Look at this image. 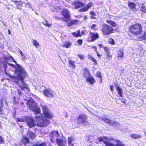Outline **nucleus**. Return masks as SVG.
<instances>
[{"instance_id": "30", "label": "nucleus", "mask_w": 146, "mask_h": 146, "mask_svg": "<svg viewBox=\"0 0 146 146\" xmlns=\"http://www.w3.org/2000/svg\"><path fill=\"white\" fill-rule=\"evenodd\" d=\"M75 140V138L72 136L69 137L68 138V143H72V141Z\"/></svg>"}, {"instance_id": "60", "label": "nucleus", "mask_w": 146, "mask_h": 146, "mask_svg": "<svg viewBox=\"0 0 146 146\" xmlns=\"http://www.w3.org/2000/svg\"><path fill=\"white\" fill-rule=\"evenodd\" d=\"M20 54H21V55L23 54V52H22V51H21V50H20Z\"/></svg>"}, {"instance_id": "31", "label": "nucleus", "mask_w": 146, "mask_h": 146, "mask_svg": "<svg viewBox=\"0 0 146 146\" xmlns=\"http://www.w3.org/2000/svg\"><path fill=\"white\" fill-rule=\"evenodd\" d=\"M106 21L107 23L111 25L113 27H115L116 26L115 23L112 21L111 20H107Z\"/></svg>"}, {"instance_id": "14", "label": "nucleus", "mask_w": 146, "mask_h": 146, "mask_svg": "<svg viewBox=\"0 0 146 146\" xmlns=\"http://www.w3.org/2000/svg\"><path fill=\"white\" fill-rule=\"evenodd\" d=\"M92 4L91 3H88L86 6H85L83 8L80 9L79 11L82 12L87 11L90 7H91Z\"/></svg>"}, {"instance_id": "41", "label": "nucleus", "mask_w": 146, "mask_h": 146, "mask_svg": "<svg viewBox=\"0 0 146 146\" xmlns=\"http://www.w3.org/2000/svg\"><path fill=\"white\" fill-rule=\"evenodd\" d=\"M78 56L81 60H83L84 59V56L83 55H81V54H78Z\"/></svg>"}, {"instance_id": "47", "label": "nucleus", "mask_w": 146, "mask_h": 146, "mask_svg": "<svg viewBox=\"0 0 146 146\" xmlns=\"http://www.w3.org/2000/svg\"><path fill=\"white\" fill-rule=\"evenodd\" d=\"M89 137H90L88 135L86 136V137H85V138L87 140V141L89 142V141L90 139V138H89Z\"/></svg>"}, {"instance_id": "32", "label": "nucleus", "mask_w": 146, "mask_h": 146, "mask_svg": "<svg viewBox=\"0 0 146 146\" xmlns=\"http://www.w3.org/2000/svg\"><path fill=\"white\" fill-rule=\"evenodd\" d=\"M139 40H145L146 39V33H145L144 35L143 36H141V37H139Z\"/></svg>"}, {"instance_id": "54", "label": "nucleus", "mask_w": 146, "mask_h": 146, "mask_svg": "<svg viewBox=\"0 0 146 146\" xmlns=\"http://www.w3.org/2000/svg\"><path fill=\"white\" fill-rule=\"evenodd\" d=\"M93 57L91 55H89L88 56V58L90 60H91L92 58H93Z\"/></svg>"}, {"instance_id": "58", "label": "nucleus", "mask_w": 146, "mask_h": 146, "mask_svg": "<svg viewBox=\"0 0 146 146\" xmlns=\"http://www.w3.org/2000/svg\"><path fill=\"white\" fill-rule=\"evenodd\" d=\"M96 52V53H97V56H98V57H100V56H101V55H100V54H99L98 53V52Z\"/></svg>"}, {"instance_id": "3", "label": "nucleus", "mask_w": 146, "mask_h": 146, "mask_svg": "<svg viewBox=\"0 0 146 146\" xmlns=\"http://www.w3.org/2000/svg\"><path fill=\"white\" fill-rule=\"evenodd\" d=\"M50 139L52 142L56 141L59 146H67L66 139L65 137L62 136V139H59L60 135L57 131H52L50 134Z\"/></svg>"}, {"instance_id": "24", "label": "nucleus", "mask_w": 146, "mask_h": 146, "mask_svg": "<svg viewBox=\"0 0 146 146\" xmlns=\"http://www.w3.org/2000/svg\"><path fill=\"white\" fill-rule=\"evenodd\" d=\"M131 137L134 139H139L141 137V135L137 134H132L131 135Z\"/></svg>"}, {"instance_id": "26", "label": "nucleus", "mask_w": 146, "mask_h": 146, "mask_svg": "<svg viewBox=\"0 0 146 146\" xmlns=\"http://www.w3.org/2000/svg\"><path fill=\"white\" fill-rule=\"evenodd\" d=\"M75 62L72 60L69 61V64L70 67H72L74 70L75 69L76 66L74 63Z\"/></svg>"}, {"instance_id": "16", "label": "nucleus", "mask_w": 146, "mask_h": 146, "mask_svg": "<svg viewBox=\"0 0 146 146\" xmlns=\"http://www.w3.org/2000/svg\"><path fill=\"white\" fill-rule=\"evenodd\" d=\"M62 15L66 18H68L69 17V14L68 10L66 9H64L62 12Z\"/></svg>"}, {"instance_id": "56", "label": "nucleus", "mask_w": 146, "mask_h": 146, "mask_svg": "<svg viewBox=\"0 0 146 146\" xmlns=\"http://www.w3.org/2000/svg\"><path fill=\"white\" fill-rule=\"evenodd\" d=\"M55 18L56 19H57V20H60L61 19V18H60L58 17H55Z\"/></svg>"}, {"instance_id": "22", "label": "nucleus", "mask_w": 146, "mask_h": 146, "mask_svg": "<svg viewBox=\"0 0 146 146\" xmlns=\"http://www.w3.org/2000/svg\"><path fill=\"white\" fill-rule=\"evenodd\" d=\"M80 31L78 30L76 32L72 33L71 34L74 37H81V35L80 34Z\"/></svg>"}, {"instance_id": "17", "label": "nucleus", "mask_w": 146, "mask_h": 146, "mask_svg": "<svg viewBox=\"0 0 146 146\" xmlns=\"http://www.w3.org/2000/svg\"><path fill=\"white\" fill-rule=\"evenodd\" d=\"M30 142L29 138L25 136L23 137V139L21 141V143H23L25 145L29 143Z\"/></svg>"}, {"instance_id": "13", "label": "nucleus", "mask_w": 146, "mask_h": 146, "mask_svg": "<svg viewBox=\"0 0 146 146\" xmlns=\"http://www.w3.org/2000/svg\"><path fill=\"white\" fill-rule=\"evenodd\" d=\"M83 73V77L86 79L91 76L89 70L87 68H86L84 70Z\"/></svg>"}, {"instance_id": "25", "label": "nucleus", "mask_w": 146, "mask_h": 146, "mask_svg": "<svg viewBox=\"0 0 146 146\" xmlns=\"http://www.w3.org/2000/svg\"><path fill=\"white\" fill-rule=\"evenodd\" d=\"M118 58H123V51L121 50L119 51L118 53Z\"/></svg>"}, {"instance_id": "48", "label": "nucleus", "mask_w": 146, "mask_h": 146, "mask_svg": "<svg viewBox=\"0 0 146 146\" xmlns=\"http://www.w3.org/2000/svg\"><path fill=\"white\" fill-rule=\"evenodd\" d=\"M91 48H92L94 49L95 51L96 52H97V48H96V46H91Z\"/></svg>"}, {"instance_id": "20", "label": "nucleus", "mask_w": 146, "mask_h": 146, "mask_svg": "<svg viewBox=\"0 0 146 146\" xmlns=\"http://www.w3.org/2000/svg\"><path fill=\"white\" fill-rule=\"evenodd\" d=\"M116 143L115 146H125V145L122 142L116 139L114 140Z\"/></svg>"}, {"instance_id": "18", "label": "nucleus", "mask_w": 146, "mask_h": 146, "mask_svg": "<svg viewBox=\"0 0 146 146\" xmlns=\"http://www.w3.org/2000/svg\"><path fill=\"white\" fill-rule=\"evenodd\" d=\"M86 80L88 81L91 84H92L94 82L95 80L92 76H90L89 77L86 78Z\"/></svg>"}, {"instance_id": "57", "label": "nucleus", "mask_w": 146, "mask_h": 146, "mask_svg": "<svg viewBox=\"0 0 146 146\" xmlns=\"http://www.w3.org/2000/svg\"><path fill=\"white\" fill-rule=\"evenodd\" d=\"M11 60H13V61L14 62H15V63H16H16H17V62H16V61L14 60V59H13V57H11Z\"/></svg>"}, {"instance_id": "36", "label": "nucleus", "mask_w": 146, "mask_h": 146, "mask_svg": "<svg viewBox=\"0 0 146 146\" xmlns=\"http://www.w3.org/2000/svg\"><path fill=\"white\" fill-rule=\"evenodd\" d=\"M96 76L99 78H100L101 80H102L101 75V73L99 71H97L96 74Z\"/></svg>"}, {"instance_id": "29", "label": "nucleus", "mask_w": 146, "mask_h": 146, "mask_svg": "<svg viewBox=\"0 0 146 146\" xmlns=\"http://www.w3.org/2000/svg\"><path fill=\"white\" fill-rule=\"evenodd\" d=\"M42 23L44 25L49 27H50L51 25V24L49 23L48 21L46 20H44V21H43Z\"/></svg>"}, {"instance_id": "4", "label": "nucleus", "mask_w": 146, "mask_h": 146, "mask_svg": "<svg viewBox=\"0 0 146 146\" xmlns=\"http://www.w3.org/2000/svg\"><path fill=\"white\" fill-rule=\"evenodd\" d=\"M36 103L32 99H30L27 102V105L30 110L35 112L36 114L40 113V109L37 107Z\"/></svg>"}, {"instance_id": "10", "label": "nucleus", "mask_w": 146, "mask_h": 146, "mask_svg": "<svg viewBox=\"0 0 146 146\" xmlns=\"http://www.w3.org/2000/svg\"><path fill=\"white\" fill-rule=\"evenodd\" d=\"M44 95L49 98H52L54 97L56 94L54 92L50 89H44L43 91Z\"/></svg>"}, {"instance_id": "43", "label": "nucleus", "mask_w": 146, "mask_h": 146, "mask_svg": "<svg viewBox=\"0 0 146 146\" xmlns=\"http://www.w3.org/2000/svg\"><path fill=\"white\" fill-rule=\"evenodd\" d=\"M4 142V141L3 140V138L0 136V143H2Z\"/></svg>"}, {"instance_id": "51", "label": "nucleus", "mask_w": 146, "mask_h": 146, "mask_svg": "<svg viewBox=\"0 0 146 146\" xmlns=\"http://www.w3.org/2000/svg\"><path fill=\"white\" fill-rule=\"evenodd\" d=\"M18 93H19V95L20 96H21V95H22V93L21 92V91L19 90H18Z\"/></svg>"}, {"instance_id": "27", "label": "nucleus", "mask_w": 146, "mask_h": 146, "mask_svg": "<svg viewBox=\"0 0 146 146\" xmlns=\"http://www.w3.org/2000/svg\"><path fill=\"white\" fill-rule=\"evenodd\" d=\"M33 45L35 46V47H36V48H37L40 46L36 40L33 39Z\"/></svg>"}, {"instance_id": "38", "label": "nucleus", "mask_w": 146, "mask_h": 146, "mask_svg": "<svg viewBox=\"0 0 146 146\" xmlns=\"http://www.w3.org/2000/svg\"><path fill=\"white\" fill-rule=\"evenodd\" d=\"M46 143L45 142L42 143L40 144H36L34 145L33 146H45Z\"/></svg>"}, {"instance_id": "19", "label": "nucleus", "mask_w": 146, "mask_h": 146, "mask_svg": "<svg viewBox=\"0 0 146 146\" xmlns=\"http://www.w3.org/2000/svg\"><path fill=\"white\" fill-rule=\"evenodd\" d=\"M72 45V43L70 42L69 41H65L64 43L62 45V46L64 47L68 48L70 47Z\"/></svg>"}, {"instance_id": "59", "label": "nucleus", "mask_w": 146, "mask_h": 146, "mask_svg": "<svg viewBox=\"0 0 146 146\" xmlns=\"http://www.w3.org/2000/svg\"><path fill=\"white\" fill-rule=\"evenodd\" d=\"M64 113L66 115L65 117H66L68 116V115L67 114V113L66 112H65Z\"/></svg>"}, {"instance_id": "7", "label": "nucleus", "mask_w": 146, "mask_h": 146, "mask_svg": "<svg viewBox=\"0 0 146 146\" xmlns=\"http://www.w3.org/2000/svg\"><path fill=\"white\" fill-rule=\"evenodd\" d=\"M77 122L79 124L84 126H86L88 122L86 115L85 114L80 115L77 118Z\"/></svg>"}, {"instance_id": "12", "label": "nucleus", "mask_w": 146, "mask_h": 146, "mask_svg": "<svg viewBox=\"0 0 146 146\" xmlns=\"http://www.w3.org/2000/svg\"><path fill=\"white\" fill-rule=\"evenodd\" d=\"M72 4L76 9H78L84 5L83 3L79 1L73 2L72 3Z\"/></svg>"}, {"instance_id": "52", "label": "nucleus", "mask_w": 146, "mask_h": 146, "mask_svg": "<svg viewBox=\"0 0 146 146\" xmlns=\"http://www.w3.org/2000/svg\"><path fill=\"white\" fill-rule=\"evenodd\" d=\"M98 45L100 48H103V47H104L103 45L102 44H99Z\"/></svg>"}, {"instance_id": "8", "label": "nucleus", "mask_w": 146, "mask_h": 146, "mask_svg": "<svg viewBox=\"0 0 146 146\" xmlns=\"http://www.w3.org/2000/svg\"><path fill=\"white\" fill-rule=\"evenodd\" d=\"M101 31L104 33L108 35L113 33L114 30L110 25L104 24L102 26Z\"/></svg>"}, {"instance_id": "37", "label": "nucleus", "mask_w": 146, "mask_h": 146, "mask_svg": "<svg viewBox=\"0 0 146 146\" xmlns=\"http://www.w3.org/2000/svg\"><path fill=\"white\" fill-rule=\"evenodd\" d=\"M141 10L143 12H146V8L143 5H142V6L141 8Z\"/></svg>"}, {"instance_id": "35", "label": "nucleus", "mask_w": 146, "mask_h": 146, "mask_svg": "<svg viewBox=\"0 0 146 146\" xmlns=\"http://www.w3.org/2000/svg\"><path fill=\"white\" fill-rule=\"evenodd\" d=\"M91 29L92 30H96L97 29V28L96 25L95 24H93L91 27Z\"/></svg>"}, {"instance_id": "44", "label": "nucleus", "mask_w": 146, "mask_h": 146, "mask_svg": "<svg viewBox=\"0 0 146 146\" xmlns=\"http://www.w3.org/2000/svg\"><path fill=\"white\" fill-rule=\"evenodd\" d=\"M78 43L80 45H81L82 43V41L81 39H79L77 41Z\"/></svg>"}, {"instance_id": "50", "label": "nucleus", "mask_w": 146, "mask_h": 146, "mask_svg": "<svg viewBox=\"0 0 146 146\" xmlns=\"http://www.w3.org/2000/svg\"><path fill=\"white\" fill-rule=\"evenodd\" d=\"M110 89L111 91H113V86L111 85L110 86Z\"/></svg>"}, {"instance_id": "40", "label": "nucleus", "mask_w": 146, "mask_h": 146, "mask_svg": "<svg viewBox=\"0 0 146 146\" xmlns=\"http://www.w3.org/2000/svg\"><path fill=\"white\" fill-rule=\"evenodd\" d=\"M106 54L108 59H109L111 57V55L110 54L109 51L106 52Z\"/></svg>"}, {"instance_id": "55", "label": "nucleus", "mask_w": 146, "mask_h": 146, "mask_svg": "<svg viewBox=\"0 0 146 146\" xmlns=\"http://www.w3.org/2000/svg\"><path fill=\"white\" fill-rule=\"evenodd\" d=\"M69 145V146H74V145L72 143H68Z\"/></svg>"}, {"instance_id": "49", "label": "nucleus", "mask_w": 146, "mask_h": 146, "mask_svg": "<svg viewBox=\"0 0 146 146\" xmlns=\"http://www.w3.org/2000/svg\"><path fill=\"white\" fill-rule=\"evenodd\" d=\"M90 14L92 16H95L96 15L95 13L93 11H91L90 12Z\"/></svg>"}, {"instance_id": "34", "label": "nucleus", "mask_w": 146, "mask_h": 146, "mask_svg": "<svg viewBox=\"0 0 146 146\" xmlns=\"http://www.w3.org/2000/svg\"><path fill=\"white\" fill-rule=\"evenodd\" d=\"M109 42L110 43L112 44V45H114L115 44V43L114 42V41L113 39L112 38H110L109 39Z\"/></svg>"}, {"instance_id": "53", "label": "nucleus", "mask_w": 146, "mask_h": 146, "mask_svg": "<svg viewBox=\"0 0 146 146\" xmlns=\"http://www.w3.org/2000/svg\"><path fill=\"white\" fill-rule=\"evenodd\" d=\"M67 24H68V25L69 27L70 26H71L72 25H73L72 24H71V21H70V23H68Z\"/></svg>"}, {"instance_id": "64", "label": "nucleus", "mask_w": 146, "mask_h": 146, "mask_svg": "<svg viewBox=\"0 0 146 146\" xmlns=\"http://www.w3.org/2000/svg\"><path fill=\"white\" fill-rule=\"evenodd\" d=\"M1 121H0V127L1 126Z\"/></svg>"}, {"instance_id": "63", "label": "nucleus", "mask_w": 146, "mask_h": 146, "mask_svg": "<svg viewBox=\"0 0 146 146\" xmlns=\"http://www.w3.org/2000/svg\"><path fill=\"white\" fill-rule=\"evenodd\" d=\"M91 18L92 19H94V18L93 17V16H92V17H91Z\"/></svg>"}, {"instance_id": "11", "label": "nucleus", "mask_w": 146, "mask_h": 146, "mask_svg": "<svg viewBox=\"0 0 146 146\" xmlns=\"http://www.w3.org/2000/svg\"><path fill=\"white\" fill-rule=\"evenodd\" d=\"M89 35L91 38H88V40L90 42L95 40L97 39L99 37L98 33L96 32L93 33L90 32L89 33Z\"/></svg>"}, {"instance_id": "21", "label": "nucleus", "mask_w": 146, "mask_h": 146, "mask_svg": "<svg viewBox=\"0 0 146 146\" xmlns=\"http://www.w3.org/2000/svg\"><path fill=\"white\" fill-rule=\"evenodd\" d=\"M102 121H104L105 123H110V124L112 125L114 123L115 121H113L109 119L106 118L103 119Z\"/></svg>"}, {"instance_id": "2", "label": "nucleus", "mask_w": 146, "mask_h": 146, "mask_svg": "<svg viewBox=\"0 0 146 146\" xmlns=\"http://www.w3.org/2000/svg\"><path fill=\"white\" fill-rule=\"evenodd\" d=\"M43 112L45 117L42 116H36L37 119L38 120L37 124L40 127L46 126L50 122L49 119L52 118V114L47 107V106L44 104H41Z\"/></svg>"}, {"instance_id": "15", "label": "nucleus", "mask_w": 146, "mask_h": 146, "mask_svg": "<svg viewBox=\"0 0 146 146\" xmlns=\"http://www.w3.org/2000/svg\"><path fill=\"white\" fill-rule=\"evenodd\" d=\"M26 135L28 137H30V139H34L36 136L35 135L34 133L29 130L27 133Z\"/></svg>"}, {"instance_id": "33", "label": "nucleus", "mask_w": 146, "mask_h": 146, "mask_svg": "<svg viewBox=\"0 0 146 146\" xmlns=\"http://www.w3.org/2000/svg\"><path fill=\"white\" fill-rule=\"evenodd\" d=\"M71 21V24L74 25L77 24L79 22V21L77 20H73Z\"/></svg>"}, {"instance_id": "39", "label": "nucleus", "mask_w": 146, "mask_h": 146, "mask_svg": "<svg viewBox=\"0 0 146 146\" xmlns=\"http://www.w3.org/2000/svg\"><path fill=\"white\" fill-rule=\"evenodd\" d=\"M0 113H1L2 112L1 111V109L2 108L3 106V104L2 102V101H0Z\"/></svg>"}, {"instance_id": "62", "label": "nucleus", "mask_w": 146, "mask_h": 146, "mask_svg": "<svg viewBox=\"0 0 146 146\" xmlns=\"http://www.w3.org/2000/svg\"><path fill=\"white\" fill-rule=\"evenodd\" d=\"M2 23L4 26H6L5 24L2 21Z\"/></svg>"}, {"instance_id": "46", "label": "nucleus", "mask_w": 146, "mask_h": 146, "mask_svg": "<svg viewBox=\"0 0 146 146\" xmlns=\"http://www.w3.org/2000/svg\"><path fill=\"white\" fill-rule=\"evenodd\" d=\"M91 60V61H93L95 64H97V61L95 58H92Z\"/></svg>"}, {"instance_id": "9", "label": "nucleus", "mask_w": 146, "mask_h": 146, "mask_svg": "<svg viewBox=\"0 0 146 146\" xmlns=\"http://www.w3.org/2000/svg\"><path fill=\"white\" fill-rule=\"evenodd\" d=\"M105 140H113V139L110 137L103 136L100 137L99 139V141L103 142L106 146H115L113 143Z\"/></svg>"}, {"instance_id": "45", "label": "nucleus", "mask_w": 146, "mask_h": 146, "mask_svg": "<svg viewBox=\"0 0 146 146\" xmlns=\"http://www.w3.org/2000/svg\"><path fill=\"white\" fill-rule=\"evenodd\" d=\"M22 58V60H25V59L26 56L24 54H23L21 55Z\"/></svg>"}, {"instance_id": "1", "label": "nucleus", "mask_w": 146, "mask_h": 146, "mask_svg": "<svg viewBox=\"0 0 146 146\" xmlns=\"http://www.w3.org/2000/svg\"><path fill=\"white\" fill-rule=\"evenodd\" d=\"M7 64L15 69V73L16 76H11V79L16 84L18 85L22 90L27 89L28 85L24 82L23 79L28 76L25 70L17 63H16V65L9 63H7Z\"/></svg>"}, {"instance_id": "28", "label": "nucleus", "mask_w": 146, "mask_h": 146, "mask_svg": "<svg viewBox=\"0 0 146 146\" xmlns=\"http://www.w3.org/2000/svg\"><path fill=\"white\" fill-rule=\"evenodd\" d=\"M135 4L132 2H129L128 4V6L130 9H133L135 7Z\"/></svg>"}, {"instance_id": "6", "label": "nucleus", "mask_w": 146, "mask_h": 146, "mask_svg": "<svg viewBox=\"0 0 146 146\" xmlns=\"http://www.w3.org/2000/svg\"><path fill=\"white\" fill-rule=\"evenodd\" d=\"M17 119L18 122H26L30 127L35 126V124L33 118L31 117L28 116L26 118L23 117L22 118H17Z\"/></svg>"}, {"instance_id": "61", "label": "nucleus", "mask_w": 146, "mask_h": 146, "mask_svg": "<svg viewBox=\"0 0 146 146\" xmlns=\"http://www.w3.org/2000/svg\"><path fill=\"white\" fill-rule=\"evenodd\" d=\"M8 33L9 34H11V31H10L9 30H8Z\"/></svg>"}, {"instance_id": "5", "label": "nucleus", "mask_w": 146, "mask_h": 146, "mask_svg": "<svg viewBox=\"0 0 146 146\" xmlns=\"http://www.w3.org/2000/svg\"><path fill=\"white\" fill-rule=\"evenodd\" d=\"M129 31L134 35L140 34L142 31V27L141 24H136L131 26L129 28Z\"/></svg>"}, {"instance_id": "42", "label": "nucleus", "mask_w": 146, "mask_h": 146, "mask_svg": "<svg viewBox=\"0 0 146 146\" xmlns=\"http://www.w3.org/2000/svg\"><path fill=\"white\" fill-rule=\"evenodd\" d=\"M103 48L106 52L109 51V49L108 47L104 46Z\"/></svg>"}, {"instance_id": "23", "label": "nucleus", "mask_w": 146, "mask_h": 146, "mask_svg": "<svg viewBox=\"0 0 146 146\" xmlns=\"http://www.w3.org/2000/svg\"><path fill=\"white\" fill-rule=\"evenodd\" d=\"M116 87L117 90L118 92V94L121 97H122L123 92L122 89L120 87L117 86H116Z\"/></svg>"}]
</instances>
